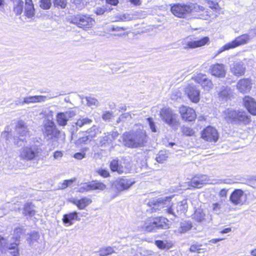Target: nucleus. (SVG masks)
<instances>
[{
	"mask_svg": "<svg viewBox=\"0 0 256 256\" xmlns=\"http://www.w3.org/2000/svg\"><path fill=\"white\" fill-rule=\"evenodd\" d=\"M46 96H30L24 98V100L20 102L22 104H29L30 103H36L44 102L46 98Z\"/></svg>",
	"mask_w": 256,
	"mask_h": 256,
	"instance_id": "obj_27",
	"label": "nucleus"
},
{
	"mask_svg": "<svg viewBox=\"0 0 256 256\" xmlns=\"http://www.w3.org/2000/svg\"><path fill=\"white\" fill-rule=\"evenodd\" d=\"M194 218L198 222H210L212 221V216L211 214L206 216L202 210L198 209L195 211Z\"/></svg>",
	"mask_w": 256,
	"mask_h": 256,
	"instance_id": "obj_22",
	"label": "nucleus"
},
{
	"mask_svg": "<svg viewBox=\"0 0 256 256\" xmlns=\"http://www.w3.org/2000/svg\"><path fill=\"white\" fill-rule=\"evenodd\" d=\"M19 243L18 242H10V244H8L6 247V250L7 249L10 250V253L13 256H19V250L18 248V246Z\"/></svg>",
	"mask_w": 256,
	"mask_h": 256,
	"instance_id": "obj_32",
	"label": "nucleus"
},
{
	"mask_svg": "<svg viewBox=\"0 0 256 256\" xmlns=\"http://www.w3.org/2000/svg\"><path fill=\"white\" fill-rule=\"evenodd\" d=\"M244 104L248 112L252 115H256V102L249 96H246L244 98Z\"/></svg>",
	"mask_w": 256,
	"mask_h": 256,
	"instance_id": "obj_20",
	"label": "nucleus"
},
{
	"mask_svg": "<svg viewBox=\"0 0 256 256\" xmlns=\"http://www.w3.org/2000/svg\"><path fill=\"white\" fill-rule=\"evenodd\" d=\"M99 130L98 128L95 126H92L90 128L88 129L86 132V134L88 135L90 140L96 136H97Z\"/></svg>",
	"mask_w": 256,
	"mask_h": 256,
	"instance_id": "obj_37",
	"label": "nucleus"
},
{
	"mask_svg": "<svg viewBox=\"0 0 256 256\" xmlns=\"http://www.w3.org/2000/svg\"><path fill=\"white\" fill-rule=\"evenodd\" d=\"M54 4L55 7L64 8L67 4V0H54Z\"/></svg>",
	"mask_w": 256,
	"mask_h": 256,
	"instance_id": "obj_44",
	"label": "nucleus"
},
{
	"mask_svg": "<svg viewBox=\"0 0 256 256\" xmlns=\"http://www.w3.org/2000/svg\"><path fill=\"white\" fill-rule=\"evenodd\" d=\"M179 112L182 120L192 122L195 120L196 114L194 110L190 107L182 106L179 108Z\"/></svg>",
	"mask_w": 256,
	"mask_h": 256,
	"instance_id": "obj_14",
	"label": "nucleus"
},
{
	"mask_svg": "<svg viewBox=\"0 0 256 256\" xmlns=\"http://www.w3.org/2000/svg\"><path fill=\"white\" fill-rule=\"evenodd\" d=\"M222 208V204L220 202H213L210 206V210L214 214H219Z\"/></svg>",
	"mask_w": 256,
	"mask_h": 256,
	"instance_id": "obj_38",
	"label": "nucleus"
},
{
	"mask_svg": "<svg viewBox=\"0 0 256 256\" xmlns=\"http://www.w3.org/2000/svg\"><path fill=\"white\" fill-rule=\"evenodd\" d=\"M248 199V196L244 192L240 189L235 190L231 194L230 200L234 205H242L244 204Z\"/></svg>",
	"mask_w": 256,
	"mask_h": 256,
	"instance_id": "obj_13",
	"label": "nucleus"
},
{
	"mask_svg": "<svg viewBox=\"0 0 256 256\" xmlns=\"http://www.w3.org/2000/svg\"><path fill=\"white\" fill-rule=\"evenodd\" d=\"M74 220H80L78 214L76 212H74L64 215L62 222L64 224L67 226H71L73 224V221Z\"/></svg>",
	"mask_w": 256,
	"mask_h": 256,
	"instance_id": "obj_25",
	"label": "nucleus"
},
{
	"mask_svg": "<svg viewBox=\"0 0 256 256\" xmlns=\"http://www.w3.org/2000/svg\"><path fill=\"white\" fill-rule=\"evenodd\" d=\"M201 138L205 141L216 142L218 139L219 136L215 128L208 126L201 132Z\"/></svg>",
	"mask_w": 256,
	"mask_h": 256,
	"instance_id": "obj_12",
	"label": "nucleus"
},
{
	"mask_svg": "<svg viewBox=\"0 0 256 256\" xmlns=\"http://www.w3.org/2000/svg\"><path fill=\"white\" fill-rule=\"evenodd\" d=\"M237 88L242 93L248 92L251 88L250 81H239L237 84Z\"/></svg>",
	"mask_w": 256,
	"mask_h": 256,
	"instance_id": "obj_31",
	"label": "nucleus"
},
{
	"mask_svg": "<svg viewBox=\"0 0 256 256\" xmlns=\"http://www.w3.org/2000/svg\"><path fill=\"white\" fill-rule=\"evenodd\" d=\"M96 172L99 175L103 178H108L110 176V173L106 169L100 168L98 169Z\"/></svg>",
	"mask_w": 256,
	"mask_h": 256,
	"instance_id": "obj_53",
	"label": "nucleus"
},
{
	"mask_svg": "<svg viewBox=\"0 0 256 256\" xmlns=\"http://www.w3.org/2000/svg\"><path fill=\"white\" fill-rule=\"evenodd\" d=\"M156 232L158 230H166L170 228L169 220L164 216L154 217Z\"/></svg>",
	"mask_w": 256,
	"mask_h": 256,
	"instance_id": "obj_17",
	"label": "nucleus"
},
{
	"mask_svg": "<svg viewBox=\"0 0 256 256\" xmlns=\"http://www.w3.org/2000/svg\"><path fill=\"white\" fill-rule=\"evenodd\" d=\"M176 204V210H174V212L172 211V210H169L170 212L172 213V215L174 217H178L181 214L184 213L188 208L187 201L186 200H184Z\"/></svg>",
	"mask_w": 256,
	"mask_h": 256,
	"instance_id": "obj_23",
	"label": "nucleus"
},
{
	"mask_svg": "<svg viewBox=\"0 0 256 256\" xmlns=\"http://www.w3.org/2000/svg\"><path fill=\"white\" fill-rule=\"evenodd\" d=\"M209 38L208 36H204L194 40H192L190 38H187L182 40V44L184 50L192 49L204 46L209 42Z\"/></svg>",
	"mask_w": 256,
	"mask_h": 256,
	"instance_id": "obj_11",
	"label": "nucleus"
},
{
	"mask_svg": "<svg viewBox=\"0 0 256 256\" xmlns=\"http://www.w3.org/2000/svg\"><path fill=\"white\" fill-rule=\"evenodd\" d=\"M6 240L0 236V250L4 252L6 250V247L7 246Z\"/></svg>",
	"mask_w": 256,
	"mask_h": 256,
	"instance_id": "obj_55",
	"label": "nucleus"
},
{
	"mask_svg": "<svg viewBox=\"0 0 256 256\" xmlns=\"http://www.w3.org/2000/svg\"><path fill=\"white\" fill-rule=\"evenodd\" d=\"M250 40V36L248 34H244L236 37L232 41L226 44L222 47L218 52L215 56H218L222 52L228 50L230 49L234 48L240 46L247 44Z\"/></svg>",
	"mask_w": 256,
	"mask_h": 256,
	"instance_id": "obj_8",
	"label": "nucleus"
},
{
	"mask_svg": "<svg viewBox=\"0 0 256 256\" xmlns=\"http://www.w3.org/2000/svg\"><path fill=\"white\" fill-rule=\"evenodd\" d=\"M192 80H208L206 76L203 74H198L196 76L192 77Z\"/></svg>",
	"mask_w": 256,
	"mask_h": 256,
	"instance_id": "obj_60",
	"label": "nucleus"
},
{
	"mask_svg": "<svg viewBox=\"0 0 256 256\" xmlns=\"http://www.w3.org/2000/svg\"><path fill=\"white\" fill-rule=\"evenodd\" d=\"M136 130L124 132L122 136L123 144L131 148L143 146L147 142L148 136L142 126H138Z\"/></svg>",
	"mask_w": 256,
	"mask_h": 256,
	"instance_id": "obj_1",
	"label": "nucleus"
},
{
	"mask_svg": "<svg viewBox=\"0 0 256 256\" xmlns=\"http://www.w3.org/2000/svg\"><path fill=\"white\" fill-rule=\"evenodd\" d=\"M72 116L73 114L70 111L58 113L56 116L57 123L59 126H65L67 124L68 118Z\"/></svg>",
	"mask_w": 256,
	"mask_h": 256,
	"instance_id": "obj_24",
	"label": "nucleus"
},
{
	"mask_svg": "<svg viewBox=\"0 0 256 256\" xmlns=\"http://www.w3.org/2000/svg\"><path fill=\"white\" fill-rule=\"evenodd\" d=\"M24 14L28 18L34 16V8L32 0H25Z\"/></svg>",
	"mask_w": 256,
	"mask_h": 256,
	"instance_id": "obj_28",
	"label": "nucleus"
},
{
	"mask_svg": "<svg viewBox=\"0 0 256 256\" xmlns=\"http://www.w3.org/2000/svg\"><path fill=\"white\" fill-rule=\"evenodd\" d=\"M230 70L234 75L239 77L244 75L246 67L242 62H234L230 66Z\"/></svg>",
	"mask_w": 256,
	"mask_h": 256,
	"instance_id": "obj_19",
	"label": "nucleus"
},
{
	"mask_svg": "<svg viewBox=\"0 0 256 256\" xmlns=\"http://www.w3.org/2000/svg\"><path fill=\"white\" fill-rule=\"evenodd\" d=\"M172 198L170 196L166 197L165 198H160L158 200L157 204H154L156 208L162 210L164 213L172 215V213L169 210H172L174 212L176 210V204L171 202Z\"/></svg>",
	"mask_w": 256,
	"mask_h": 256,
	"instance_id": "obj_9",
	"label": "nucleus"
},
{
	"mask_svg": "<svg viewBox=\"0 0 256 256\" xmlns=\"http://www.w3.org/2000/svg\"><path fill=\"white\" fill-rule=\"evenodd\" d=\"M182 133L186 136H192L194 134V130L188 127H184L182 129Z\"/></svg>",
	"mask_w": 256,
	"mask_h": 256,
	"instance_id": "obj_54",
	"label": "nucleus"
},
{
	"mask_svg": "<svg viewBox=\"0 0 256 256\" xmlns=\"http://www.w3.org/2000/svg\"><path fill=\"white\" fill-rule=\"evenodd\" d=\"M41 153V150L36 145H28L22 148L19 151L18 158L20 160L30 162L36 160Z\"/></svg>",
	"mask_w": 256,
	"mask_h": 256,
	"instance_id": "obj_5",
	"label": "nucleus"
},
{
	"mask_svg": "<svg viewBox=\"0 0 256 256\" xmlns=\"http://www.w3.org/2000/svg\"><path fill=\"white\" fill-rule=\"evenodd\" d=\"M51 6V0H40V7L44 10L49 9Z\"/></svg>",
	"mask_w": 256,
	"mask_h": 256,
	"instance_id": "obj_47",
	"label": "nucleus"
},
{
	"mask_svg": "<svg viewBox=\"0 0 256 256\" xmlns=\"http://www.w3.org/2000/svg\"><path fill=\"white\" fill-rule=\"evenodd\" d=\"M230 94V88H224L218 94L222 98H226L228 97Z\"/></svg>",
	"mask_w": 256,
	"mask_h": 256,
	"instance_id": "obj_52",
	"label": "nucleus"
},
{
	"mask_svg": "<svg viewBox=\"0 0 256 256\" xmlns=\"http://www.w3.org/2000/svg\"><path fill=\"white\" fill-rule=\"evenodd\" d=\"M208 3L209 5V6L212 8L216 10L218 6V4L216 2V0H207Z\"/></svg>",
	"mask_w": 256,
	"mask_h": 256,
	"instance_id": "obj_57",
	"label": "nucleus"
},
{
	"mask_svg": "<svg viewBox=\"0 0 256 256\" xmlns=\"http://www.w3.org/2000/svg\"><path fill=\"white\" fill-rule=\"evenodd\" d=\"M16 130L20 136H29V131L25 122L22 120H18L16 126Z\"/></svg>",
	"mask_w": 256,
	"mask_h": 256,
	"instance_id": "obj_26",
	"label": "nucleus"
},
{
	"mask_svg": "<svg viewBox=\"0 0 256 256\" xmlns=\"http://www.w3.org/2000/svg\"><path fill=\"white\" fill-rule=\"evenodd\" d=\"M86 104L90 106H97L98 104V102L96 99L92 97H86Z\"/></svg>",
	"mask_w": 256,
	"mask_h": 256,
	"instance_id": "obj_48",
	"label": "nucleus"
},
{
	"mask_svg": "<svg viewBox=\"0 0 256 256\" xmlns=\"http://www.w3.org/2000/svg\"><path fill=\"white\" fill-rule=\"evenodd\" d=\"M148 122L149 126H150V128L152 130V131L154 132H156V128L154 123L152 120V119L150 118H148Z\"/></svg>",
	"mask_w": 256,
	"mask_h": 256,
	"instance_id": "obj_63",
	"label": "nucleus"
},
{
	"mask_svg": "<svg viewBox=\"0 0 256 256\" xmlns=\"http://www.w3.org/2000/svg\"><path fill=\"white\" fill-rule=\"evenodd\" d=\"M119 18L122 21H129L132 19V16L130 14H125L120 16Z\"/></svg>",
	"mask_w": 256,
	"mask_h": 256,
	"instance_id": "obj_58",
	"label": "nucleus"
},
{
	"mask_svg": "<svg viewBox=\"0 0 256 256\" xmlns=\"http://www.w3.org/2000/svg\"><path fill=\"white\" fill-rule=\"evenodd\" d=\"M185 92L192 102L197 103L199 102L200 92L196 86L189 85L186 88Z\"/></svg>",
	"mask_w": 256,
	"mask_h": 256,
	"instance_id": "obj_15",
	"label": "nucleus"
},
{
	"mask_svg": "<svg viewBox=\"0 0 256 256\" xmlns=\"http://www.w3.org/2000/svg\"><path fill=\"white\" fill-rule=\"evenodd\" d=\"M92 122V120L89 118H82L77 120L76 124V126L82 127L85 124H91Z\"/></svg>",
	"mask_w": 256,
	"mask_h": 256,
	"instance_id": "obj_42",
	"label": "nucleus"
},
{
	"mask_svg": "<svg viewBox=\"0 0 256 256\" xmlns=\"http://www.w3.org/2000/svg\"><path fill=\"white\" fill-rule=\"evenodd\" d=\"M36 210L34 206L32 204H26L24 206V214L25 216H33L36 214Z\"/></svg>",
	"mask_w": 256,
	"mask_h": 256,
	"instance_id": "obj_33",
	"label": "nucleus"
},
{
	"mask_svg": "<svg viewBox=\"0 0 256 256\" xmlns=\"http://www.w3.org/2000/svg\"><path fill=\"white\" fill-rule=\"evenodd\" d=\"M134 184V182L128 179L124 178L116 179L112 184V188L116 190V194L114 198L118 196L121 192L128 190Z\"/></svg>",
	"mask_w": 256,
	"mask_h": 256,
	"instance_id": "obj_10",
	"label": "nucleus"
},
{
	"mask_svg": "<svg viewBox=\"0 0 256 256\" xmlns=\"http://www.w3.org/2000/svg\"><path fill=\"white\" fill-rule=\"evenodd\" d=\"M12 136L10 132H9L8 128H6L5 130L2 133L1 137L2 138L4 139L6 142L10 141V139Z\"/></svg>",
	"mask_w": 256,
	"mask_h": 256,
	"instance_id": "obj_51",
	"label": "nucleus"
},
{
	"mask_svg": "<svg viewBox=\"0 0 256 256\" xmlns=\"http://www.w3.org/2000/svg\"><path fill=\"white\" fill-rule=\"evenodd\" d=\"M92 186V190H103L106 188V185L104 184L103 182L98 181V180H94L91 182Z\"/></svg>",
	"mask_w": 256,
	"mask_h": 256,
	"instance_id": "obj_35",
	"label": "nucleus"
},
{
	"mask_svg": "<svg viewBox=\"0 0 256 256\" xmlns=\"http://www.w3.org/2000/svg\"><path fill=\"white\" fill-rule=\"evenodd\" d=\"M204 8L196 4L178 3L171 6V12L176 16L184 18L187 14L194 11H204Z\"/></svg>",
	"mask_w": 256,
	"mask_h": 256,
	"instance_id": "obj_4",
	"label": "nucleus"
},
{
	"mask_svg": "<svg viewBox=\"0 0 256 256\" xmlns=\"http://www.w3.org/2000/svg\"><path fill=\"white\" fill-rule=\"evenodd\" d=\"M168 156L166 152L161 151L157 154L156 160L159 163H163L166 160Z\"/></svg>",
	"mask_w": 256,
	"mask_h": 256,
	"instance_id": "obj_40",
	"label": "nucleus"
},
{
	"mask_svg": "<svg viewBox=\"0 0 256 256\" xmlns=\"http://www.w3.org/2000/svg\"><path fill=\"white\" fill-rule=\"evenodd\" d=\"M160 116L163 122L173 129L176 130L180 126V119L177 114L169 108H164L161 110Z\"/></svg>",
	"mask_w": 256,
	"mask_h": 256,
	"instance_id": "obj_6",
	"label": "nucleus"
},
{
	"mask_svg": "<svg viewBox=\"0 0 256 256\" xmlns=\"http://www.w3.org/2000/svg\"><path fill=\"white\" fill-rule=\"evenodd\" d=\"M86 154L84 152H77L74 154V157L78 160H82L85 157Z\"/></svg>",
	"mask_w": 256,
	"mask_h": 256,
	"instance_id": "obj_64",
	"label": "nucleus"
},
{
	"mask_svg": "<svg viewBox=\"0 0 256 256\" xmlns=\"http://www.w3.org/2000/svg\"><path fill=\"white\" fill-rule=\"evenodd\" d=\"M110 166L112 171L117 172L120 174H122L125 170V168L122 166V162L119 163L117 158L111 161Z\"/></svg>",
	"mask_w": 256,
	"mask_h": 256,
	"instance_id": "obj_29",
	"label": "nucleus"
},
{
	"mask_svg": "<svg viewBox=\"0 0 256 256\" xmlns=\"http://www.w3.org/2000/svg\"><path fill=\"white\" fill-rule=\"evenodd\" d=\"M106 8H96L94 10V13L96 15H102L106 12Z\"/></svg>",
	"mask_w": 256,
	"mask_h": 256,
	"instance_id": "obj_61",
	"label": "nucleus"
},
{
	"mask_svg": "<svg viewBox=\"0 0 256 256\" xmlns=\"http://www.w3.org/2000/svg\"><path fill=\"white\" fill-rule=\"evenodd\" d=\"M63 156V152L61 151H56L53 154L54 158L56 160H60Z\"/></svg>",
	"mask_w": 256,
	"mask_h": 256,
	"instance_id": "obj_62",
	"label": "nucleus"
},
{
	"mask_svg": "<svg viewBox=\"0 0 256 256\" xmlns=\"http://www.w3.org/2000/svg\"><path fill=\"white\" fill-rule=\"evenodd\" d=\"M203 177L202 176L200 178L198 177L194 178L190 181V186L196 188L202 187V185L204 183V180L202 178Z\"/></svg>",
	"mask_w": 256,
	"mask_h": 256,
	"instance_id": "obj_36",
	"label": "nucleus"
},
{
	"mask_svg": "<svg viewBox=\"0 0 256 256\" xmlns=\"http://www.w3.org/2000/svg\"><path fill=\"white\" fill-rule=\"evenodd\" d=\"M222 118L228 122L248 124L250 120L246 112L242 110H236L228 108L222 113Z\"/></svg>",
	"mask_w": 256,
	"mask_h": 256,
	"instance_id": "obj_3",
	"label": "nucleus"
},
{
	"mask_svg": "<svg viewBox=\"0 0 256 256\" xmlns=\"http://www.w3.org/2000/svg\"><path fill=\"white\" fill-rule=\"evenodd\" d=\"M202 245L198 244H194L192 245L190 248V250L192 252L200 253L204 252V248H202Z\"/></svg>",
	"mask_w": 256,
	"mask_h": 256,
	"instance_id": "obj_46",
	"label": "nucleus"
},
{
	"mask_svg": "<svg viewBox=\"0 0 256 256\" xmlns=\"http://www.w3.org/2000/svg\"><path fill=\"white\" fill-rule=\"evenodd\" d=\"M92 184L90 182L88 183H84L82 184L79 188L78 191L80 192H88L89 190H92L91 188Z\"/></svg>",
	"mask_w": 256,
	"mask_h": 256,
	"instance_id": "obj_41",
	"label": "nucleus"
},
{
	"mask_svg": "<svg viewBox=\"0 0 256 256\" xmlns=\"http://www.w3.org/2000/svg\"><path fill=\"white\" fill-rule=\"evenodd\" d=\"M110 138V136L109 134H108L107 135L103 137L100 140V143L102 145L111 143L112 141H108Z\"/></svg>",
	"mask_w": 256,
	"mask_h": 256,
	"instance_id": "obj_59",
	"label": "nucleus"
},
{
	"mask_svg": "<svg viewBox=\"0 0 256 256\" xmlns=\"http://www.w3.org/2000/svg\"><path fill=\"white\" fill-rule=\"evenodd\" d=\"M200 84L205 90H210L213 86L212 81H200Z\"/></svg>",
	"mask_w": 256,
	"mask_h": 256,
	"instance_id": "obj_50",
	"label": "nucleus"
},
{
	"mask_svg": "<svg viewBox=\"0 0 256 256\" xmlns=\"http://www.w3.org/2000/svg\"><path fill=\"white\" fill-rule=\"evenodd\" d=\"M40 236L37 232H32L30 235V238H27L28 242L31 244L33 242L36 241L39 239Z\"/></svg>",
	"mask_w": 256,
	"mask_h": 256,
	"instance_id": "obj_43",
	"label": "nucleus"
},
{
	"mask_svg": "<svg viewBox=\"0 0 256 256\" xmlns=\"http://www.w3.org/2000/svg\"><path fill=\"white\" fill-rule=\"evenodd\" d=\"M24 230L20 227L16 228L14 230L13 236L12 240L14 242L20 243V238L24 234Z\"/></svg>",
	"mask_w": 256,
	"mask_h": 256,
	"instance_id": "obj_34",
	"label": "nucleus"
},
{
	"mask_svg": "<svg viewBox=\"0 0 256 256\" xmlns=\"http://www.w3.org/2000/svg\"><path fill=\"white\" fill-rule=\"evenodd\" d=\"M42 133L44 136L52 142H63L65 140V134L60 132L52 120H45L43 122Z\"/></svg>",
	"mask_w": 256,
	"mask_h": 256,
	"instance_id": "obj_2",
	"label": "nucleus"
},
{
	"mask_svg": "<svg viewBox=\"0 0 256 256\" xmlns=\"http://www.w3.org/2000/svg\"><path fill=\"white\" fill-rule=\"evenodd\" d=\"M192 228L190 222L184 221L180 223L179 228L174 230L176 234H182L189 231Z\"/></svg>",
	"mask_w": 256,
	"mask_h": 256,
	"instance_id": "obj_30",
	"label": "nucleus"
},
{
	"mask_svg": "<svg viewBox=\"0 0 256 256\" xmlns=\"http://www.w3.org/2000/svg\"><path fill=\"white\" fill-rule=\"evenodd\" d=\"M140 229L144 232H156L154 217L148 218L142 221L139 226Z\"/></svg>",
	"mask_w": 256,
	"mask_h": 256,
	"instance_id": "obj_18",
	"label": "nucleus"
},
{
	"mask_svg": "<svg viewBox=\"0 0 256 256\" xmlns=\"http://www.w3.org/2000/svg\"><path fill=\"white\" fill-rule=\"evenodd\" d=\"M70 23L76 25L80 28L86 30L94 26L95 20L88 14H78L70 18Z\"/></svg>",
	"mask_w": 256,
	"mask_h": 256,
	"instance_id": "obj_7",
	"label": "nucleus"
},
{
	"mask_svg": "<svg viewBox=\"0 0 256 256\" xmlns=\"http://www.w3.org/2000/svg\"><path fill=\"white\" fill-rule=\"evenodd\" d=\"M155 244L160 249L164 250L168 248L166 246V244L162 240H156Z\"/></svg>",
	"mask_w": 256,
	"mask_h": 256,
	"instance_id": "obj_56",
	"label": "nucleus"
},
{
	"mask_svg": "<svg viewBox=\"0 0 256 256\" xmlns=\"http://www.w3.org/2000/svg\"><path fill=\"white\" fill-rule=\"evenodd\" d=\"M114 252L113 248L111 247H108L102 249L100 251V256H107Z\"/></svg>",
	"mask_w": 256,
	"mask_h": 256,
	"instance_id": "obj_45",
	"label": "nucleus"
},
{
	"mask_svg": "<svg viewBox=\"0 0 256 256\" xmlns=\"http://www.w3.org/2000/svg\"><path fill=\"white\" fill-rule=\"evenodd\" d=\"M210 70L212 74L218 78H223L226 75V70L224 64L216 63L210 66Z\"/></svg>",
	"mask_w": 256,
	"mask_h": 256,
	"instance_id": "obj_16",
	"label": "nucleus"
},
{
	"mask_svg": "<svg viewBox=\"0 0 256 256\" xmlns=\"http://www.w3.org/2000/svg\"><path fill=\"white\" fill-rule=\"evenodd\" d=\"M24 2L22 0H18L16 2L14 8V12L17 15L20 14L23 10Z\"/></svg>",
	"mask_w": 256,
	"mask_h": 256,
	"instance_id": "obj_39",
	"label": "nucleus"
},
{
	"mask_svg": "<svg viewBox=\"0 0 256 256\" xmlns=\"http://www.w3.org/2000/svg\"><path fill=\"white\" fill-rule=\"evenodd\" d=\"M69 201L73 204L76 206L80 210L84 209L92 203V200L86 197L82 198L80 200L72 198L70 199Z\"/></svg>",
	"mask_w": 256,
	"mask_h": 256,
	"instance_id": "obj_21",
	"label": "nucleus"
},
{
	"mask_svg": "<svg viewBox=\"0 0 256 256\" xmlns=\"http://www.w3.org/2000/svg\"><path fill=\"white\" fill-rule=\"evenodd\" d=\"M90 140L89 138L88 137V135L85 134V135L79 138L76 142V144L77 145L82 144H87L88 142H90Z\"/></svg>",
	"mask_w": 256,
	"mask_h": 256,
	"instance_id": "obj_49",
	"label": "nucleus"
}]
</instances>
